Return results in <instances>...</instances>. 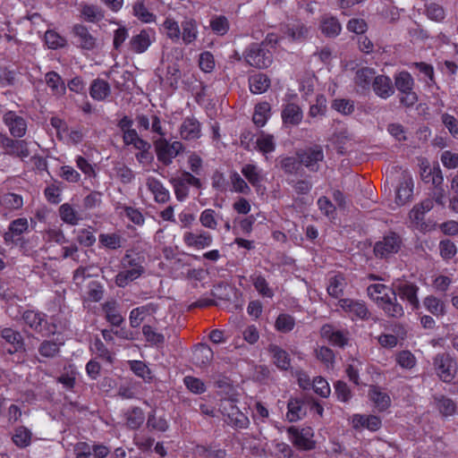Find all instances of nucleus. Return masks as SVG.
<instances>
[{"mask_svg": "<svg viewBox=\"0 0 458 458\" xmlns=\"http://www.w3.org/2000/svg\"><path fill=\"white\" fill-rule=\"evenodd\" d=\"M145 256L137 251L127 250L120 261L121 270L114 277V284L120 288H125L146 272Z\"/></svg>", "mask_w": 458, "mask_h": 458, "instance_id": "1", "label": "nucleus"}, {"mask_svg": "<svg viewBox=\"0 0 458 458\" xmlns=\"http://www.w3.org/2000/svg\"><path fill=\"white\" fill-rule=\"evenodd\" d=\"M369 297L383 310L388 317L399 318L403 316L404 310L395 297L394 287L384 284H372L367 288Z\"/></svg>", "mask_w": 458, "mask_h": 458, "instance_id": "2", "label": "nucleus"}, {"mask_svg": "<svg viewBox=\"0 0 458 458\" xmlns=\"http://www.w3.org/2000/svg\"><path fill=\"white\" fill-rule=\"evenodd\" d=\"M434 208V201L431 199H426L420 203L415 205L409 213L411 226L423 233L435 230L437 226L433 219H426V214Z\"/></svg>", "mask_w": 458, "mask_h": 458, "instance_id": "3", "label": "nucleus"}, {"mask_svg": "<svg viewBox=\"0 0 458 458\" xmlns=\"http://www.w3.org/2000/svg\"><path fill=\"white\" fill-rule=\"evenodd\" d=\"M414 84V80L408 72L403 71L394 75V87L399 92L400 103L406 107L412 106L418 101V95L413 90Z\"/></svg>", "mask_w": 458, "mask_h": 458, "instance_id": "4", "label": "nucleus"}, {"mask_svg": "<svg viewBox=\"0 0 458 458\" xmlns=\"http://www.w3.org/2000/svg\"><path fill=\"white\" fill-rule=\"evenodd\" d=\"M47 317V314L42 311L27 310L22 314V320L34 332L42 336H49L55 334L56 326L48 322Z\"/></svg>", "mask_w": 458, "mask_h": 458, "instance_id": "5", "label": "nucleus"}, {"mask_svg": "<svg viewBox=\"0 0 458 458\" xmlns=\"http://www.w3.org/2000/svg\"><path fill=\"white\" fill-rule=\"evenodd\" d=\"M391 182L395 186V202L398 206H403L407 203L413 194V181L410 174H386V182Z\"/></svg>", "mask_w": 458, "mask_h": 458, "instance_id": "6", "label": "nucleus"}, {"mask_svg": "<svg viewBox=\"0 0 458 458\" xmlns=\"http://www.w3.org/2000/svg\"><path fill=\"white\" fill-rule=\"evenodd\" d=\"M219 411L222 413L226 424L234 428H247L249 418L240 411L235 401L232 399L222 400L219 404Z\"/></svg>", "mask_w": 458, "mask_h": 458, "instance_id": "7", "label": "nucleus"}, {"mask_svg": "<svg viewBox=\"0 0 458 458\" xmlns=\"http://www.w3.org/2000/svg\"><path fill=\"white\" fill-rule=\"evenodd\" d=\"M245 61L253 67L265 69L273 63V54L264 47V43L251 44L244 52Z\"/></svg>", "mask_w": 458, "mask_h": 458, "instance_id": "8", "label": "nucleus"}, {"mask_svg": "<svg viewBox=\"0 0 458 458\" xmlns=\"http://www.w3.org/2000/svg\"><path fill=\"white\" fill-rule=\"evenodd\" d=\"M403 246L401 235L395 232L386 233L382 240L377 242L374 246L375 256L380 259H387L399 252Z\"/></svg>", "mask_w": 458, "mask_h": 458, "instance_id": "9", "label": "nucleus"}, {"mask_svg": "<svg viewBox=\"0 0 458 458\" xmlns=\"http://www.w3.org/2000/svg\"><path fill=\"white\" fill-rule=\"evenodd\" d=\"M395 297L406 301L412 310H419L420 304L418 297L420 287L416 283L405 279H397L393 283Z\"/></svg>", "mask_w": 458, "mask_h": 458, "instance_id": "10", "label": "nucleus"}, {"mask_svg": "<svg viewBox=\"0 0 458 458\" xmlns=\"http://www.w3.org/2000/svg\"><path fill=\"white\" fill-rule=\"evenodd\" d=\"M158 161L167 165L172 163L184 147L181 141L169 142L165 138H159L153 142Z\"/></svg>", "mask_w": 458, "mask_h": 458, "instance_id": "11", "label": "nucleus"}, {"mask_svg": "<svg viewBox=\"0 0 458 458\" xmlns=\"http://www.w3.org/2000/svg\"><path fill=\"white\" fill-rule=\"evenodd\" d=\"M433 366L437 377L445 383H450L455 377L457 363L446 352L438 353L433 359Z\"/></svg>", "mask_w": 458, "mask_h": 458, "instance_id": "12", "label": "nucleus"}, {"mask_svg": "<svg viewBox=\"0 0 458 458\" xmlns=\"http://www.w3.org/2000/svg\"><path fill=\"white\" fill-rule=\"evenodd\" d=\"M73 44L81 50L92 51L98 47V38L83 24H75L72 28Z\"/></svg>", "mask_w": 458, "mask_h": 458, "instance_id": "13", "label": "nucleus"}, {"mask_svg": "<svg viewBox=\"0 0 458 458\" xmlns=\"http://www.w3.org/2000/svg\"><path fill=\"white\" fill-rule=\"evenodd\" d=\"M0 148L4 154L18 157L21 159L30 156L28 143L24 140H13L5 134H0Z\"/></svg>", "mask_w": 458, "mask_h": 458, "instance_id": "14", "label": "nucleus"}, {"mask_svg": "<svg viewBox=\"0 0 458 458\" xmlns=\"http://www.w3.org/2000/svg\"><path fill=\"white\" fill-rule=\"evenodd\" d=\"M339 303L340 307L344 312L348 313L352 320H367L370 316L367 304L363 301L345 298L341 299Z\"/></svg>", "mask_w": 458, "mask_h": 458, "instance_id": "15", "label": "nucleus"}, {"mask_svg": "<svg viewBox=\"0 0 458 458\" xmlns=\"http://www.w3.org/2000/svg\"><path fill=\"white\" fill-rule=\"evenodd\" d=\"M3 123L14 138H21L27 132V122L14 111H6L3 114Z\"/></svg>", "mask_w": 458, "mask_h": 458, "instance_id": "16", "label": "nucleus"}, {"mask_svg": "<svg viewBox=\"0 0 458 458\" xmlns=\"http://www.w3.org/2000/svg\"><path fill=\"white\" fill-rule=\"evenodd\" d=\"M101 310L107 323L112 327H120L124 323L121 305L115 299H110L101 304Z\"/></svg>", "mask_w": 458, "mask_h": 458, "instance_id": "17", "label": "nucleus"}, {"mask_svg": "<svg viewBox=\"0 0 458 458\" xmlns=\"http://www.w3.org/2000/svg\"><path fill=\"white\" fill-rule=\"evenodd\" d=\"M320 335L335 347L344 348L349 342L348 331L335 329L332 324L323 325Z\"/></svg>", "mask_w": 458, "mask_h": 458, "instance_id": "18", "label": "nucleus"}, {"mask_svg": "<svg viewBox=\"0 0 458 458\" xmlns=\"http://www.w3.org/2000/svg\"><path fill=\"white\" fill-rule=\"evenodd\" d=\"M351 422L355 430L366 428L371 432H376L382 427V420L380 417L372 414H353L351 418Z\"/></svg>", "mask_w": 458, "mask_h": 458, "instance_id": "19", "label": "nucleus"}, {"mask_svg": "<svg viewBox=\"0 0 458 458\" xmlns=\"http://www.w3.org/2000/svg\"><path fill=\"white\" fill-rule=\"evenodd\" d=\"M182 240L187 247L196 250L208 248L213 243L212 235L206 231H200L199 233L185 232Z\"/></svg>", "mask_w": 458, "mask_h": 458, "instance_id": "20", "label": "nucleus"}, {"mask_svg": "<svg viewBox=\"0 0 458 458\" xmlns=\"http://www.w3.org/2000/svg\"><path fill=\"white\" fill-rule=\"evenodd\" d=\"M300 165H304L309 169H318V162L323 160L324 155L320 146L308 148L297 153Z\"/></svg>", "mask_w": 458, "mask_h": 458, "instance_id": "21", "label": "nucleus"}, {"mask_svg": "<svg viewBox=\"0 0 458 458\" xmlns=\"http://www.w3.org/2000/svg\"><path fill=\"white\" fill-rule=\"evenodd\" d=\"M0 335L10 345L5 349L8 354H14L24 350V340L20 332L11 327H5L1 330Z\"/></svg>", "mask_w": 458, "mask_h": 458, "instance_id": "22", "label": "nucleus"}, {"mask_svg": "<svg viewBox=\"0 0 458 458\" xmlns=\"http://www.w3.org/2000/svg\"><path fill=\"white\" fill-rule=\"evenodd\" d=\"M179 133L184 140H198L201 136L200 123L194 117H186L180 125Z\"/></svg>", "mask_w": 458, "mask_h": 458, "instance_id": "23", "label": "nucleus"}, {"mask_svg": "<svg viewBox=\"0 0 458 458\" xmlns=\"http://www.w3.org/2000/svg\"><path fill=\"white\" fill-rule=\"evenodd\" d=\"M157 310L158 305L153 302L132 309L129 315L130 326L133 328L139 327L147 316L156 314Z\"/></svg>", "mask_w": 458, "mask_h": 458, "instance_id": "24", "label": "nucleus"}, {"mask_svg": "<svg viewBox=\"0 0 458 458\" xmlns=\"http://www.w3.org/2000/svg\"><path fill=\"white\" fill-rule=\"evenodd\" d=\"M292 443L301 450H312L315 447V442L311 439L310 429L299 430L293 427L288 428Z\"/></svg>", "mask_w": 458, "mask_h": 458, "instance_id": "25", "label": "nucleus"}, {"mask_svg": "<svg viewBox=\"0 0 458 458\" xmlns=\"http://www.w3.org/2000/svg\"><path fill=\"white\" fill-rule=\"evenodd\" d=\"M29 229V222L26 217H20L13 220L8 225V231L4 234V241L6 244L14 243L18 238Z\"/></svg>", "mask_w": 458, "mask_h": 458, "instance_id": "26", "label": "nucleus"}, {"mask_svg": "<svg viewBox=\"0 0 458 458\" xmlns=\"http://www.w3.org/2000/svg\"><path fill=\"white\" fill-rule=\"evenodd\" d=\"M368 396L379 411H385L391 406L389 394L378 386L371 385L369 388Z\"/></svg>", "mask_w": 458, "mask_h": 458, "instance_id": "27", "label": "nucleus"}, {"mask_svg": "<svg viewBox=\"0 0 458 458\" xmlns=\"http://www.w3.org/2000/svg\"><path fill=\"white\" fill-rule=\"evenodd\" d=\"M372 89L375 94L384 99L388 98L394 93V87L392 80L386 75H377L372 81Z\"/></svg>", "mask_w": 458, "mask_h": 458, "instance_id": "28", "label": "nucleus"}, {"mask_svg": "<svg viewBox=\"0 0 458 458\" xmlns=\"http://www.w3.org/2000/svg\"><path fill=\"white\" fill-rule=\"evenodd\" d=\"M319 29L324 36L327 38H335L340 34L342 26L336 17L327 13L322 15L320 18Z\"/></svg>", "mask_w": 458, "mask_h": 458, "instance_id": "29", "label": "nucleus"}, {"mask_svg": "<svg viewBox=\"0 0 458 458\" xmlns=\"http://www.w3.org/2000/svg\"><path fill=\"white\" fill-rule=\"evenodd\" d=\"M150 30L143 29L139 34L131 37L129 42L131 51L136 54L144 53L152 43Z\"/></svg>", "mask_w": 458, "mask_h": 458, "instance_id": "30", "label": "nucleus"}, {"mask_svg": "<svg viewBox=\"0 0 458 458\" xmlns=\"http://www.w3.org/2000/svg\"><path fill=\"white\" fill-rule=\"evenodd\" d=\"M214 357L213 350L207 344H198L195 345L192 353L193 363L200 368L210 364Z\"/></svg>", "mask_w": 458, "mask_h": 458, "instance_id": "31", "label": "nucleus"}, {"mask_svg": "<svg viewBox=\"0 0 458 458\" xmlns=\"http://www.w3.org/2000/svg\"><path fill=\"white\" fill-rule=\"evenodd\" d=\"M131 8L133 16L142 23L156 22L157 15L149 10L146 0H136Z\"/></svg>", "mask_w": 458, "mask_h": 458, "instance_id": "32", "label": "nucleus"}, {"mask_svg": "<svg viewBox=\"0 0 458 458\" xmlns=\"http://www.w3.org/2000/svg\"><path fill=\"white\" fill-rule=\"evenodd\" d=\"M301 108L294 103L286 104L282 111V120L286 125H298L302 120Z\"/></svg>", "mask_w": 458, "mask_h": 458, "instance_id": "33", "label": "nucleus"}, {"mask_svg": "<svg viewBox=\"0 0 458 458\" xmlns=\"http://www.w3.org/2000/svg\"><path fill=\"white\" fill-rule=\"evenodd\" d=\"M125 424L130 429H138L145 421V413L140 407H130L124 412Z\"/></svg>", "mask_w": 458, "mask_h": 458, "instance_id": "34", "label": "nucleus"}, {"mask_svg": "<svg viewBox=\"0 0 458 458\" xmlns=\"http://www.w3.org/2000/svg\"><path fill=\"white\" fill-rule=\"evenodd\" d=\"M306 415L304 403L299 398H291L287 403L286 418L290 422H296Z\"/></svg>", "mask_w": 458, "mask_h": 458, "instance_id": "35", "label": "nucleus"}, {"mask_svg": "<svg viewBox=\"0 0 458 458\" xmlns=\"http://www.w3.org/2000/svg\"><path fill=\"white\" fill-rule=\"evenodd\" d=\"M147 185L156 202L164 204L170 199L169 191L159 181L155 178H148Z\"/></svg>", "mask_w": 458, "mask_h": 458, "instance_id": "36", "label": "nucleus"}, {"mask_svg": "<svg viewBox=\"0 0 458 458\" xmlns=\"http://www.w3.org/2000/svg\"><path fill=\"white\" fill-rule=\"evenodd\" d=\"M270 79L264 73H256L250 76L249 87L253 94H262L270 87Z\"/></svg>", "mask_w": 458, "mask_h": 458, "instance_id": "37", "label": "nucleus"}, {"mask_svg": "<svg viewBox=\"0 0 458 458\" xmlns=\"http://www.w3.org/2000/svg\"><path fill=\"white\" fill-rule=\"evenodd\" d=\"M32 432L25 426H19L14 428L12 436L13 443L19 448L23 449L30 445Z\"/></svg>", "mask_w": 458, "mask_h": 458, "instance_id": "38", "label": "nucleus"}, {"mask_svg": "<svg viewBox=\"0 0 458 458\" xmlns=\"http://www.w3.org/2000/svg\"><path fill=\"white\" fill-rule=\"evenodd\" d=\"M375 75V71L369 67H362L357 70L354 77V83L358 88L361 89H369V87H372V81Z\"/></svg>", "mask_w": 458, "mask_h": 458, "instance_id": "39", "label": "nucleus"}, {"mask_svg": "<svg viewBox=\"0 0 458 458\" xmlns=\"http://www.w3.org/2000/svg\"><path fill=\"white\" fill-rule=\"evenodd\" d=\"M110 92L111 89L108 82L101 79L94 80L89 88L90 97L98 101L106 99Z\"/></svg>", "mask_w": 458, "mask_h": 458, "instance_id": "40", "label": "nucleus"}, {"mask_svg": "<svg viewBox=\"0 0 458 458\" xmlns=\"http://www.w3.org/2000/svg\"><path fill=\"white\" fill-rule=\"evenodd\" d=\"M81 14L88 22H98L105 17V11L98 5L83 4L81 5Z\"/></svg>", "mask_w": 458, "mask_h": 458, "instance_id": "41", "label": "nucleus"}, {"mask_svg": "<svg viewBox=\"0 0 458 458\" xmlns=\"http://www.w3.org/2000/svg\"><path fill=\"white\" fill-rule=\"evenodd\" d=\"M181 28L182 31L181 32V38L182 42L185 45L192 44L198 38V27L197 23L193 19L184 20Z\"/></svg>", "mask_w": 458, "mask_h": 458, "instance_id": "42", "label": "nucleus"}, {"mask_svg": "<svg viewBox=\"0 0 458 458\" xmlns=\"http://www.w3.org/2000/svg\"><path fill=\"white\" fill-rule=\"evenodd\" d=\"M271 115V106L267 102H260L255 106L252 121L258 127H263Z\"/></svg>", "mask_w": 458, "mask_h": 458, "instance_id": "43", "label": "nucleus"}, {"mask_svg": "<svg viewBox=\"0 0 458 458\" xmlns=\"http://www.w3.org/2000/svg\"><path fill=\"white\" fill-rule=\"evenodd\" d=\"M255 148L263 155L269 154L276 149V141L272 134L260 131L255 141Z\"/></svg>", "mask_w": 458, "mask_h": 458, "instance_id": "44", "label": "nucleus"}, {"mask_svg": "<svg viewBox=\"0 0 458 458\" xmlns=\"http://www.w3.org/2000/svg\"><path fill=\"white\" fill-rule=\"evenodd\" d=\"M434 400L437 409L443 417H451L456 413V403L452 399L445 395H437Z\"/></svg>", "mask_w": 458, "mask_h": 458, "instance_id": "45", "label": "nucleus"}, {"mask_svg": "<svg viewBox=\"0 0 458 458\" xmlns=\"http://www.w3.org/2000/svg\"><path fill=\"white\" fill-rule=\"evenodd\" d=\"M295 325L294 317L288 313H280L275 321L276 330L282 334L290 333L293 330Z\"/></svg>", "mask_w": 458, "mask_h": 458, "instance_id": "46", "label": "nucleus"}, {"mask_svg": "<svg viewBox=\"0 0 458 458\" xmlns=\"http://www.w3.org/2000/svg\"><path fill=\"white\" fill-rule=\"evenodd\" d=\"M344 276L339 273L329 279L327 291L331 297L338 299L344 294Z\"/></svg>", "mask_w": 458, "mask_h": 458, "instance_id": "47", "label": "nucleus"}, {"mask_svg": "<svg viewBox=\"0 0 458 458\" xmlns=\"http://www.w3.org/2000/svg\"><path fill=\"white\" fill-rule=\"evenodd\" d=\"M423 305L432 315L439 317L445 313V306L443 301L434 295H428L423 300Z\"/></svg>", "mask_w": 458, "mask_h": 458, "instance_id": "48", "label": "nucleus"}, {"mask_svg": "<svg viewBox=\"0 0 458 458\" xmlns=\"http://www.w3.org/2000/svg\"><path fill=\"white\" fill-rule=\"evenodd\" d=\"M271 352L276 366L282 369L287 370L291 366V359L289 353L279 346L271 347Z\"/></svg>", "mask_w": 458, "mask_h": 458, "instance_id": "49", "label": "nucleus"}, {"mask_svg": "<svg viewBox=\"0 0 458 458\" xmlns=\"http://www.w3.org/2000/svg\"><path fill=\"white\" fill-rule=\"evenodd\" d=\"M142 334L146 342L152 346H161L165 343V336L150 325L142 327Z\"/></svg>", "mask_w": 458, "mask_h": 458, "instance_id": "50", "label": "nucleus"}, {"mask_svg": "<svg viewBox=\"0 0 458 458\" xmlns=\"http://www.w3.org/2000/svg\"><path fill=\"white\" fill-rule=\"evenodd\" d=\"M93 353L102 360L112 364L114 361V353L107 348V346L99 339L96 338L90 347Z\"/></svg>", "mask_w": 458, "mask_h": 458, "instance_id": "51", "label": "nucleus"}, {"mask_svg": "<svg viewBox=\"0 0 458 458\" xmlns=\"http://www.w3.org/2000/svg\"><path fill=\"white\" fill-rule=\"evenodd\" d=\"M98 242L101 246L112 250H118L123 245V238L116 233H100L98 235Z\"/></svg>", "mask_w": 458, "mask_h": 458, "instance_id": "52", "label": "nucleus"}, {"mask_svg": "<svg viewBox=\"0 0 458 458\" xmlns=\"http://www.w3.org/2000/svg\"><path fill=\"white\" fill-rule=\"evenodd\" d=\"M123 139L125 145H133L137 149L148 150L150 148V144L140 138L134 129L125 131L123 135Z\"/></svg>", "mask_w": 458, "mask_h": 458, "instance_id": "53", "label": "nucleus"}, {"mask_svg": "<svg viewBox=\"0 0 458 458\" xmlns=\"http://www.w3.org/2000/svg\"><path fill=\"white\" fill-rule=\"evenodd\" d=\"M165 36L176 43L181 38V28L178 22L171 17H166L162 24Z\"/></svg>", "mask_w": 458, "mask_h": 458, "instance_id": "54", "label": "nucleus"}, {"mask_svg": "<svg viewBox=\"0 0 458 458\" xmlns=\"http://www.w3.org/2000/svg\"><path fill=\"white\" fill-rule=\"evenodd\" d=\"M46 83L52 89L55 95H63L65 92V84L61 76L55 72H49L46 74Z\"/></svg>", "mask_w": 458, "mask_h": 458, "instance_id": "55", "label": "nucleus"}, {"mask_svg": "<svg viewBox=\"0 0 458 458\" xmlns=\"http://www.w3.org/2000/svg\"><path fill=\"white\" fill-rule=\"evenodd\" d=\"M0 205L8 210H18L23 206V199L19 194L8 192L1 197Z\"/></svg>", "mask_w": 458, "mask_h": 458, "instance_id": "56", "label": "nucleus"}, {"mask_svg": "<svg viewBox=\"0 0 458 458\" xmlns=\"http://www.w3.org/2000/svg\"><path fill=\"white\" fill-rule=\"evenodd\" d=\"M256 218L253 215L246 216L244 218H238L234 220L237 224L233 228V233L239 234L240 233L245 235H250L253 230Z\"/></svg>", "mask_w": 458, "mask_h": 458, "instance_id": "57", "label": "nucleus"}, {"mask_svg": "<svg viewBox=\"0 0 458 458\" xmlns=\"http://www.w3.org/2000/svg\"><path fill=\"white\" fill-rule=\"evenodd\" d=\"M59 216L64 223L71 225H78L80 220L77 212L69 203H64L60 206Z\"/></svg>", "mask_w": 458, "mask_h": 458, "instance_id": "58", "label": "nucleus"}, {"mask_svg": "<svg viewBox=\"0 0 458 458\" xmlns=\"http://www.w3.org/2000/svg\"><path fill=\"white\" fill-rule=\"evenodd\" d=\"M251 281L254 288L260 295L269 299H272L274 297V291L269 287L267 279L263 276L258 275L252 276Z\"/></svg>", "mask_w": 458, "mask_h": 458, "instance_id": "59", "label": "nucleus"}, {"mask_svg": "<svg viewBox=\"0 0 458 458\" xmlns=\"http://www.w3.org/2000/svg\"><path fill=\"white\" fill-rule=\"evenodd\" d=\"M314 393L319 395L322 398H327L331 394V388L327 380L321 377L318 376L312 379V386Z\"/></svg>", "mask_w": 458, "mask_h": 458, "instance_id": "60", "label": "nucleus"}, {"mask_svg": "<svg viewBox=\"0 0 458 458\" xmlns=\"http://www.w3.org/2000/svg\"><path fill=\"white\" fill-rule=\"evenodd\" d=\"M334 388L337 401L341 403H348L352 399V392L344 381L337 380L334 384Z\"/></svg>", "mask_w": 458, "mask_h": 458, "instance_id": "61", "label": "nucleus"}, {"mask_svg": "<svg viewBox=\"0 0 458 458\" xmlns=\"http://www.w3.org/2000/svg\"><path fill=\"white\" fill-rule=\"evenodd\" d=\"M147 427L150 431L165 432L169 425L165 417H157L155 413H151L148 417Z\"/></svg>", "mask_w": 458, "mask_h": 458, "instance_id": "62", "label": "nucleus"}, {"mask_svg": "<svg viewBox=\"0 0 458 458\" xmlns=\"http://www.w3.org/2000/svg\"><path fill=\"white\" fill-rule=\"evenodd\" d=\"M60 351V344L55 341L45 340L38 347V353L45 358H53L58 354Z\"/></svg>", "mask_w": 458, "mask_h": 458, "instance_id": "63", "label": "nucleus"}, {"mask_svg": "<svg viewBox=\"0 0 458 458\" xmlns=\"http://www.w3.org/2000/svg\"><path fill=\"white\" fill-rule=\"evenodd\" d=\"M197 453L204 458H225L226 455L225 449L215 448L211 445H197Z\"/></svg>", "mask_w": 458, "mask_h": 458, "instance_id": "64", "label": "nucleus"}]
</instances>
